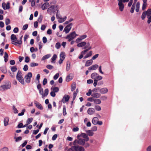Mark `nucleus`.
I'll return each instance as SVG.
<instances>
[{"label": "nucleus", "mask_w": 151, "mask_h": 151, "mask_svg": "<svg viewBox=\"0 0 151 151\" xmlns=\"http://www.w3.org/2000/svg\"><path fill=\"white\" fill-rule=\"evenodd\" d=\"M72 25L73 24L72 23L69 24L65 27L63 31L65 32L66 34L68 33L70 30Z\"/></svg>", "instance_id": "9d476101"}, {"label": "nucleus", "mask_w": 151, "mask_h": 151, "mask_svg": "<svg viewBox=\"0 0 151 151\" xmlns=\"http://www.w3.org/2000/svg\"><path fill=\"white\" fill-rule=\"evenodd\" d=\"M77 93H76V92H74L73 94V100H74L76 96L77 95Z\"/></svg>", "instance_id": "0e129e2a"}, {"label": "nucleus", "mask_w": 151, "mask_h": 151, "mask_svg": "<svg viewBox=\"0 0 151 151\" xmlns=\"http://www.w3.org/2000/svg\"><path fill=\"white\" fill-rule=\"evenodd\" d=\"M23 69L24 71H27L28 70V65H25Z\"/></svg>", "instance_id": "774afa93"}, {"label": "nucleus", "mask_w": 151, "mask_h": 151, "mask_svg": "<svg viewBox=\"0 0 151 151\" xmlns=\"http://www.w3.org/2000/svg\"><path fill=\"white\" fill-rule=\"evenodd\" d=\"M25 111V109H22V112L20 113H19L18 114V115L19 116H23L24 114V112Z\"/></svg>", "instance_id": "de8ad7c7"}, {"label": "nucleus", "mask_w": 151, "mask_h": 151, "mask_svg": "<svg viewBox=\"0 0 151 151\" xmlns=\"http://www.w3.org/2000/svg\"><path fill=\"white\" fill-rule=\"evenodd\" d=\"M76 84H72L71 86V91H73L76 88Z\"/></svg>", "instance_id": "8fccbe9b"}, {"label": "nucleus", "mask_w": 151, "mask_h": 151, "mask_svg": "<svg viewBox=\"0 0 151 151\" xmlns=\"http://www.w3.org/2000/svg\"><path fill=\"white\" fill-rule=\"evenodd\" d=\"M63 114L64 116H65L66 114V108L65 106H64L63 108Z\"/></svg>", "instance_id": "6e6d98bb"}, {"label": "nucleus", "mask_w": 151, "mask_h": 151, "mask_svg": "<svg viewBox=\"0 0 151 151\" xmlns=\"http://www.w3.org/2000/svg\"><path fill=\"white\" fill-rule=\"evenodd\" d=\"M34 103L38 109L40 110L43 109V107L42 105L36 101H35Z\"/></svg>", "instance_id": "ddd939ff"}, {"label": "nucleus", "mask_w": 151, "mask_h": 151, "mask_svg": "<svg viewBox=\"0 0 151 151\" xmlns=\"http://www.w3.org/2000/svg\"><path fill=\"white\" fill-rule=\"evenodd\" d=\"M102 79V77L101 76H99V74H98V76H97L96 78V79L95 80H97V81H98Z\"/></svg>", "instance_id": "49530a36"}, {"label": "nucleus", "mask_w": 151, "mask_h": 151, "mask_svg": "<svg viewBox=\"0 0 151 151\" xmlns=\"http://www.w3.org/2000/svg\"><path fill=\"white\" fill-rule=\"evenodd\" d=\"M140 3L139 2H137L136 5V11L138 12L139 10V7H140Z\"/></svg>", "instance_id": "4c0bfd02"}, {"label": "nucleus", "mask_w": 151, "mask_h": 151, "mask_svg": "<svg viewBox=\"0 0 151 151\" xmlns=\"http://www.w3.org/2000/svg\"><path fill=\"white\" fill-rule=\"evenodd\" d=\"M117 0L118 1V5L119 7V9L121 12H122L123 11L124 8V5L123 3L126 2H123V1H122V0Z\"/></svg>", "instance_id": "1a4fd4ad"}, {"label": "nucleus", "mask_w": 151, "mask_h": 151, "mask_svg": "<svg viewBox=\"0 0 151 151\" xmlns=\"http://www.w3.org/2000/svg\"><path fill=\"white\" fill-rule=\"evenodd\" d=\"M46 67L47 68L50 70H51L53 68V66L50 65H47Z\"/></svg>", "instance_id": "680f3d73"}, {"label": "nucleus", "mask_w": 151, "mask_h": 151, "mask_svg": "<svg viewBox=\"0 0 151 151\" xmlns=\"http://www.w3.org/2000/svg\"><path fill=\"white\" fill-rule=\"evenodd\" d=\"M2 6L4 10L8 9L10 8V4L9 3H7V4L5 3H3L2 4Z\"/></svg>", "instance_id": "4468645a"}, {"label": "nucleus", "mask_w": 151, "mask_h": 151, "mask_svg": "<svg viewBox=\"0 0 151 151\" xmlns=\"http://www.w3.org/2000/svg\"><path fill=\"white\" fill-rule=\"evenodd\" d=\"M9 118L8 117H6L4 118V125L5 126H7L8 125L9 121Z\"/></svg>", "instance_id": "5701e85b"}, {"label": "nucleus", "mask_w": 151, "mask_h": 151, "mask_svg": "<svg viewBox=\"0 0 151 151\" xmlns=\"http://www.w3.org/2000/svg\"><path fill=\"white\" fill-rule=\"evenodd\" d=\"M70 98V96L68 95L65 96L63 99L62 101L63 103H65L66 102H67L68 101Z\"/></svg>", "instance_id": "412c9836"}, {"label": "nucleus", "mask_w": 151, "mask_h": 151, "mask_svg": "<svg viewBox=\"0 0 151 151\" xmlns=\"http://www.w3.org/2000/svg\"><path fill=\"white\" fill-rule=\"evenodd\" d=\"M37 88L39 91V93L41 95L42 94L43 92V89L42 88L41 85L40 84H39L37 86Z\"/></svg>", "instance_id": "dca6fc26"}, {"label": "nucleus", "mask_w": 151, "mask_h": 151, "mask_svg": "<svg viewBox=\"0 0 151 151\" xmlns=\"http://www.w3.org/2000/svg\"><path fill=\"white\" fill-rule=\"evenodd\" d=\"M93 102L96 104H99L101 103V100L98 98L94 99Z\"/></svg>", "instance_id": "c85d7f7f"}, {"label": "nucleus", "mask_w": 151, "mask_h": 151, "mask_svg": "<svg viewBox=\"0 0 151 151\" xmlns=\"http://www.w3.org/2000/svg\"><path fill=\"white\" fill-rule=\"evenodd\" d=\"M98 74L96 73H92L91 75V77L92 78L95 80L97 76H98Z\"/></svg>", "instance_id": "72a5a7b5"}, {"label": "nucleus", "mask_w": 151, "mask_h": 151, "mask_svg": "<svg viewBox=\"0 0 151 151\" xmlns=\"http://www.w3.org/2000/svg\"><path fill=\"white\" fill-rule=\"evenodd\" d=\"M13 110L14 111V112L15 114L17 113L18 112V111L16 108L14 106H13Z\"/></svg>", "instance_id": "69168bd1"}, {"label": "nucleus", "mask_w": 151, "mask_h": 151, "mask_svg": "<svg viewBox=\"0 0 151 151\" xmlns=\"http://www.w3.org/2000/svg\"><path fill=\"white\" fill-rule=\"evenodd\" d=\"M60 46L61 45L59 42L57 43L55 45V47L57 49H59L60 47Z\"/></svg>", "instance_id": "3c124183"}, {"label": "nucleus", "mask_w": 151, "mask_h": 151, "mask_svg": "<svg viewBox=\"0 0 151 151\" xmlns=\"http://www.w3.org/2000/svg\"><path fill=\"white\" fill-rule=\"evenodd\" d=\"M0 70L4 73H6L7 72L6 67L5 66H3L1 67L0 68Z\"/></svg>", "instance_id": "473e14b6"}, {"label": "nucleus", "mask_w": 151, "mask_h": 151, "mask_svg": "<svg viewBox=\"0 0 151 151\" xmlns=\"http://www.w3.org/2000/svg\"><path fill=\"white\" fill-rule=\"evenodd\" d=\"M51 56L50 54H47L43 56L41 60H42L47 59L49 58Z\"/></svg>", "instance_id": "f704fd0d"}, {"label": "nucleus", "mask_w": 151, "mask_h": 151, "mask_svg": "<svg viewBox=\"0 0 151 151\" xmlns=\"http://www.w3.org/2000/svg\"><path fill=\"white\" fill-rule=\"evenodd\" d=\"M38 65V64L35 63H30V66L31 67H34Z\"/></svg>", "instance_id": "13d9d810"}, {"label": "nucleus", "mask_w": 151, "mask_h": 151, "mask_svg": "<svg viewBox=\"0 0 151 151\" xmlns=\"http://www.w3.org/2000/svg\"><path fill=\"white\" fill-rule=\"evenodd\" d=\"M59 89L58 87H56L53 88V91L54 92H57L59 91Z\"/></svg>", "instance_id": "4d7b16f0"}, {"label": "nucleus", "mask_w": 151, "mask_h": 151, "mask_svg": "<svg viewBox=\"0 0 151 151\" xmlns=\"http://www.w3.org/2000/svg\"><path fill=\"white\" fill-rule=\"evenodd\" d=\"M99 67V65H98L95 64L92 65L89 67L88 69L89 70H93L97 69Z\"/></svg>", "instance_id": "f3484780"}, {"label": "nucleus", "mask_w": 151, "mask_h": 151, "mask_svg": "<svg viewBox=\"0 0 151 151\" xmlns=\"http://www.w3.org/2000/svg\"><path fill=\"white\" fill-rule=\"evenodd\" d=\"M86 133L88 135L90 136H92L94 134L93 132L91 130H88L86 131Z\"/></svg>", "instance_id": "2f4dec72"}, {"label": "nucleus", "mask_w": 151, "mask_h": 151, "mask_svg": "<svg viewBox=\"0 0 151 151\" xmlns=\"http://www.w3.org/2000/svg\"><path fill=\"white\" fill-rule=\"evenodd\" d=\"M29 1L31 3V6L32 7L34 6L35 5V2L38 3L39 0H29Z\"/></svg>", "instance_id": "a878e982"}, {"label": "nucleus", "mask_w": 151, "mask_h": 151, "mask_svg": "<svg viewBox=\"0 0 151 151\" xmlns=\"http://www.w3.org/2000/svg\"><path fill=\"white\" fill-rule=\"evenodd\" d=\"M145 13L146 12H144L142 14L141 18L142 20H144L146 17V14H145Z\"/></svg>", "instance_id": "09e8293b"}, {"label": "nucleus", "mask_w": 151, "mask_h": 151, "mask_svg": "<svg viewBox=\"0 0 151 151\" xmlns=\"http://www.w3.org/2000/svg\"><path fill=\"white\" fill-rule=\"evenodd\" d=\"M95 109L92 108H90L87 110L88 114L89 115H92L95 113Z\"/></svg>", "instance_id": "2eb2a0df"}, {"label": "nucleus", "mask_w": 151, "mask_h": 151, "mask_svg": "<svg viewBox=\"0 0 151 151\" xmlns=\"http://www.w3.org/2000/svg\"><path fill=\"white\" fill-rule=\"evenodd\" d=\"M87 136V135L85 133H82L80 134H78V135L77 136V138H78L79 137H81L84 138L86 137Z\"/></svg>", "instance_id": "c756f323"}, {"label": "nucleus", "mask_w": 151, "mask_h": 151, "mask_svg": "<svg viewBox=\"0 0 151 151\" xmlns=\"http://www.w3.org/2000/svg\"><path fill=\"white\" fill-rule=\"evenodd\" d=\"M32 120L33 118H29L27 119L26 123L27 124H30L32 122Z\"/></svg>", "instance_id": "37998d69"}, {"label": "nucleus", "mask_w": 151, "mask_h": 151, "mask_svg": "<svg viewBox=\"0 0 151 151\" xmlns=\"http://www.w3.org/2000/svg\"><path fill=\"white\" fill-rule=\"evenodd\" d=\"M14 138L15 139L16 142H18L22 139V137H19L17 138L15 137Z\"/></svg>", "instance_id": "864d4df0"}, {"label": "nucleus", "mask_w": 151, "mask_h": 151, "mask_svg": "<svg viewBox=\"0 0 151 151\" xmlns=\"http://www.w3.org/2000/svg\"><path fill=\"white\" fill-rule=\"evenodd\" d=\"M10 19L8 18L6 19L5 20V23L6 25H8L10 23Z\"/></svg>", "instance_id": "5fc2aeb1"}, {"label": "nucleus", "mask_w": 151, "mask_h": 151, "mask_svg": "<svg viewBox=\"0 0 151 151\" xmlns=\"http://www.w3.org/2000/svg\"><path fill=\"white\" fill-rule=\"evenodd\" d=\"M94 109L97 111H100L101 110V108L99 106L96 105L94 106Z\"/></svg>", "instance_id": "ea45409f"}, {"label": "nucleus", "mask_w": 151, "mask_h": 151, "mask_svg": "<svg viewBox=\"0 0 151 151\" xmlns=\"http://www.w3.org/2000/svg\"><path fill=\"white\" fill-rule=\"evenodd\" d=\"M99 121L98 118L97 117H94L92 120V123L94 125L97 124Z\"/></svg>", "instance_id": "393cba45"}, {"label": "nucleus", "mask_w": 151, "mask_h": 151, "mask_svg": "<svg viewBox=\"0 0 151 151\" xmlns=\"http://www.w3.org/2000/svg\"><path fill=\"white\" fill-rule=\"evenodd\" d=\"M93 62V61L91 59L88 60L85 63V66L86 67L89 66L92 64Z\"/></svg>", "instance_id": "4be33fe9"}, {"label": "nucleus", "mask_w": 151, "mask_h": 151, "mask_svg": "<svg viewBox=\"0 0 151 151\" xmlns=\"http://www.w3.org/2000/svg\"><path fill=\"white\" fill-rule=\"evenodd\" d=\"M28 25L27 24H26L23 26L22 29L23 30H25L28 28Z\"/></svg>", "instance_id": "e2e57ef3"}, {"label": "nucleus", "mask_w": 151, "mask_h": 151, "mask_svg": "<svg viewBox=\"0 0 151 151\" xmlns=\"http://www.w3.org/2000/svg\"><path fill=\"white\" fill-rule=\"evenodd\" d=\"M135 3H134L131 7V10H130V12L132 13H134V9H135Z\"/></svg>", "instance_id": "a19ab883"}, {"label": "nucleus", "mask_w": 151, "mask_h": 151, "mask_svg": "<svg viewBox=\"0 0 151 151\" xmlns=\"http://www.w3.org/2000/svg\"><path fill=\"white\" fill-rule=\"evenodd\" d=\"M49 92L48 89L47 88L44 91V93H42V94H41L42 98H44V97L46 96L48 94Z\"/></svg>", "instance_id": "b1692460"}, {"label": "nucleus", "mask_w": 151, "mask_h": 151, "mask_svg": "<svg viewBox=\"0 0 151 151\" xmlns=\"http://www.w3.org/2000/svg\"><path fill=\"white\" fill-rule=\"evenodd\" d=\"M16 79L22 84L24 85V78L22 77V74L20 70H18L16 75Z\"/></svg>", "instance_id": "20e7f679"}, {"label": "nucleus", "mask_w": 151, "mask_h": 151, "mask_svg": "<svg viewBox=\"0 0 151 151\" xmlns=\"http://www.w3.org/2000/svg\"><path fill=\"white\" fill-rule=\"evenodd\" d=\"M70 61H67L66 63V70L68 71L70 69Z\"/></svg>", "instance_id": "7c9ffc66"}, {"label": "nucleus", "mask_w": 151, "mask_h": 151, "mask_svg": "<svg viewBox=\"0 0 151 151\" xmlns=\"http://www.w3.org/2000/svg\"><path fill=\"white\" fill-rule=\"evenodd\" d=\"M79 128L78 127H76L73 128L72 130L74 132H76L78 131L79 130Z\"/></svg>", "instance_id": "338daca9"}, {"label": "nucleus", "mask_w": 151, "mask_h": 151, "mask_svg": "<svg viewBox=\"0 0 151 151\" xmlns=\"http://www.w3.org/2000/svg\"><path fill=\"white\" fill-rule=\"evenodd\" d=\"M84 147L81 146L73 145L68 150V151H85Z\"/></svg>", "instance_id": "7ed1b4c3"}, {"label": "nucleus", "mask_w": 151, "mask_h": 151, "mask_svg": "<svg viewBox=\"0 0 151 151\" xmlns=\"http://www.w3.org/2000/svg\"><path fill=\"white\" fill-rule=\"evenodd\" d=\"M49 4L48 3L46 2L43 4L42 6V9L43 10H44L47 8L49 6Z\"/></svg>", "instance_id": "aec40b11"}, {"label": "nucleus", "mask_w": 151, "mask_h": 151, "mask_svg": "<svg viewBox=\"0 0 151 151\" xmlns=\"http://www.w3.org/2000/svg\"><path fill=\"white\" fill-rule=\"evenodd\" d=\"M99 91L101 94H105L107 92L108 90L106 88H104L101 89Z\"/></svg>", "instance_id": "6ab92c4d"}, {"label": "nucleus", "mask_w": 151, "mask_h": 151, "mask_svg": "<svg viewBox=\"0 0 151 151\" xmlns=\"http://www.w3.org/2000/svg\"><path fill=\"white\" fill-rule=\"evenodd\" d=\"M66 19L67 17L66 16L64 17L63 18L60 17V18L58 19V21L60 23H63L66 20Z\"/></svg>", "instance_id": "bb28decb"}, {"label": "nucleus", "mask_w": 151, "mask_h": 151, "mask_svg": "<svg viewBox=\"0 0 151 151\" xmlns=\"http://www.w3.org/2000/svg\"><path fill=\"white\" fill-rule=\"evenodd\" d=\"M147 5V3H143L142 4V9L143 10H144L146 8V7Z\"/></svg>", "instance_id": "603ef678"}, {"label": "nucleus", "mask_w": 151, "mask_h": 151, "mask_svg": "<svg viewBox=\"0 0 151 151\" xmlns=\"http://www.w3.org/2000/svg\"><path fill=\"white\" fill-rule=\"evenodd\" d=\"M91 96L93 97L98 98L100 97L101 94L98 93H93L92 94Z\"/></svg>", "instance_id": "a211bd4d"}, {"label": "nucleus", "mask_w": 151, "mask_h": 151, "mask_svg": "<svg viewBox=\"0 0 151 151\" xmlns=\"http://www.w3.org/2000/svg\"><path fill=\"white\" fill-rule=\"evenodd\" d=\"M57 58V56L56 54H54L51 58L52 61V63L54 62V61L56 60Z\"/></svg>", "instance_id": "79ce46f5"}, {"label": "nucleus", "mask_w": 151, "mask_h": 151, "mask_svg": "<svg viewBox=\"0 0 151 151\" xmlns=\"http://www.w3.org/2000/svg\"><path fill=\"white\" fill-rule=\"evenodd\" d=\"M77 46L79 47H83V49H85L81 52L80 55L79 56L78 58L80 59H81L83 57V55H85L86 52L92 48L91 46H90V44L89 42H86L85 41L78 43Z\"/></svg>", "instance_id": "f257e3e1"}, {"label": "nucleus", "mask_w": 151, "mask_h": 151, "mask_svg": "<svg viewBox=\"0 0 151 151\" xmlns=\"http://www.w3.org/2000/svg\"><path fill=\"white\" fill-rule=\"evenodd\" d=\"M99 90V88H96L92 90V92H93L94 93H97V90Z\"/></svg>", "instance_id": "052dcab7"}, {"label": "nucleus", "mask_w": 151, "mask_h": 151, "mask_svg": "<svg viewBox=\"0 0 151 151\" xmlns=\"http://www.w3.org/2000/svg\"><path fill=\"white\" fill-rule=\"evenodd\" d=\"M78 35L76 34L75 32H73L68 35L66 37V39H68V41L69 42L70 41L73 39Z\"/></svg>", "instance_id": "423d86ee"}, {"label": "nucleus", "mask_w": 151, "mask_h": 151, "mask_svg": "<svg viewBox=\"0 0 151 151\" xmlns=\"http://www.w3.org/2000/svg\"><path fill=\"white\" fill-rule=\"evenodd\" d=\"M32 76V74L31 72H29L24 77V79L25 82L27 83L30 82L31 78Z\"/></svg>", "instance_id": "6e6552de"}, {"label": "nucleus", "mask_w": 151, "mask_h": 151, "mask_svg": "<svg viewBox=\"0 0 151 151\" xmlns=\"http://www.w3.org/2000/svg\"><path fill=\"white\" fill-rule=\"evenodd\" d=\"M85 144V140L84 139L81 138L80 137H79L78 138H77V139H75L73 142V145L78 144L80 145L83 146Z\"/></svg>", "instance_id": "39448f33"}, {"label": "nucleus", "mask_w": 151, "mask_h": 151, "mask_svg": "<svg viewBox=\"0 0 151 151\" xmlns=\"http://www.w3.org/2000/svg\"><path fill=\"white\" fill-rule=\"evenodd\" d=\"M87 37V35H81L76 40V42L78 44L81 40L86 38Z\"/></svg>", "instance_id": "9b49d317"}, {"label": "nucleus", "mask_w": 151, "mask_h": 151, "mask_svg": "<svg viewBox=\"0 0 151 151\" xmlns=\"http://www.w3.org/2000/svg\"><path fill=\"white\" fill-rule=\"evenodd\" d=\"M59 76V73H57L53 77V79L54 80H56L58 78Z\"/></svg>", "instance_id": "bf43d9fd"}, {"label": "nucleus", "mask_w": 151, "mask_h": 151, "mask_svg": "<svg viewBox=\"0 0 151 151\" xmlns=\"http://www.w3.org/2000/svg\"><path fill=\"white\" fill-rule=\"evenodd\" d=\"M60 58L62 60H64L65 58V54L63 52H61L60 54Z\"/></svg>", "instance_id": "e433bc0d"}, {"label": "nucleus", "mask_w": 151, "mask_h": 151, "mask_svg": "<svg viewBox=\"0 0 151 151\" xmlns=\"http://www.w3.org/2000/svg\"><path fill=\"white\" fill-rule=\"evenodd\" d=\"M11 71L13 72H15L17 70V68L14 66H13L11 67Z\"/></svg>", "instance_id": "a18cd8bd"}, {"label": "nucleus", "mask_w": 151, "mask_h": 151, "mask_svg": "<svg viewBox=\"0 0 151 151\" xmlns=\"http://www.w3.org/2000/svg\"><path fill=\"white\" fill-rule=\"evenodd\" d=\"M56 17L57 19H58L60 18V17H61V16L60 13V12L58 10L56 14Z\"/></svg>", "instance_id": "c03bdc74"}, {"label": "nucleus", "mask_w": 151, "mask_h": 151, "mask_svg": "<svg viewBox=\"0 0 151 151\" xmlns=\"http://www.w3.org/2000/svg\"><path fill=\"white\" fill-rule=\"evenodd\" d=\"M23 37V35H22L19 39L17 40L16 35L14 34H12L11 36V40L12 41L11 43L15 45H19L22 44V40Z\"/></svg>", "instance_id": "f03ea898"}, {"label": "nucleus", "mask_w": 151, "mask_h": 151, "mask_svg": "<svg viewBox=\"0 0 151 151\" xmlns=\"http://www.w3.org/2000/svg\"><path fill=\"white\" fill-rule=\"evenodd\" d=\"M71 74H70L66 78V80L67 82H69L73 78V76H72Z\"/></svg>", "instance_id": "cd10ccee"}, {"label": "nucleus", "mask_w": 151, "mask_h": 151, "mask_svg": "<svg viewBox=\"0 0 151 151\" xmlns=\"http://www.w3.org/2000/svg\"><path fill=\"white\" fill-rule=\"evenodd\" d=\"M92 55V51H90L85 56H84L83 58L86 59L91 56Z\"/></svg>", "instance_id": "c9c22d12"}, {"label": "nucleus", "mask_w": 151, "mask_h": 151, "mask_svg": "<svg viewBox=\"0 0 151 151\" xmlns=\"http://www.w3.org/2000/svg\"><path fill=\"white\" fill-rule=\"evenodd\" d=\"M55 7V6L54 5H52L50 7H49L47 10V12L51 14L54 11V9Z\"/></svg>", "instance_id": "f8f14e48"}, {"label": "nucleus", "mask_w": 151, "mask_h": 151, "mask_svg": "<svg viewBox=\"0 0 151 151\" xmlns=\"http://www.w3.org/2000/svg\"><path fill=\"white\" fill-rule=\"evenodd\" d=\"M11 87V83L9 81H8L6 84L1 86L0 87V91H1L2 90H6L7 89H9Z\"/></svg>", "instance_id": "0eeeda50"}, {"label": "nucleus", "mask_w": 151, "mask_h": 151, "mask_svg": "<svg viewBox=\"0 0 151 151\" xmlns=\"http://www.w3.org/2000/svg\"><path fill=\"white\" fill-rule=\"evenodd\" d=\"M146 12L145 14L148 16H150L151 14V9H149L147 11H144Z\"/></svg>", "instance_id": "58836bf2"}]
</instances>
